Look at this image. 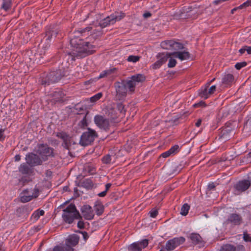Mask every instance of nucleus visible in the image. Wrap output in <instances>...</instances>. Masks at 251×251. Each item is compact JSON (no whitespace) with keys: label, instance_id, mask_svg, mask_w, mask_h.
I'll return each instance as SVG.
<instances>
[{"label":"nucleus","instance_id":"f257e3e1","mask_svg":"<svg viewBox=\"0 0 251 251\" xmlns=\"http://www.w3.org/2000/svg\"><path fill=\"white\" fill-rule=\"evenodd\" d=\"M70 45L72 48V51L69 54L72 55V59L75 60V57H83L91 54L94 51V45L88 42H84L79 37H71Z\"/></svg>","mask_w":251,"mask_h":251},{"label":"nucleus","instance_id":"f03ea898","mask_svg":"<svg viewBox=\"0 0 251 251\" xmlns=\"http://www.w3.org/2000/svg\"><path fill=\"white\" fill-rule=\"evenodd\" d=\"M125 17L124 13L117 12L104 18L100 14L96 15V19L93 21L92 24L96 27L100 26L101 28L113 25L116 21L120 20Z\"/></svg>","mask_w":251,"mask_h":251},{"label":"nucleus","instance_id":"7ed1b4c3","mask_svg":"<svg viewBox=\"0 0 251 251\" xmlns=\"http://www.w3.org/2000/svg\"><path fill=\"white\" fill-rule=\"evenodd\" d=\"M62 217L65 222L70 224L75 219H79L81 216L75 204L71 203L63 209Z\"/></svg>","mask_w":251,"mask_h":251},{"label":"nucleus","instance_id":"20e7f679","mask_svg":"<svg viewBox=\"0 0 251 251\" xmlns=\"http://www.w3.org/2000/svg\"><path fill=\"white\" fill-rule=\"evenodd\" d=\"M160 46L163 49L173 51H178L184 48L182 43L177 42L174 39L163 41L161 42Z\"/></svg>","mask_w":251,"mask_h":251},{"label":"nucleus","instance_id":"39448f33","mask_svg":"<svg viewBox=\"0 0 251 251\" xmlns=\"http://www.w3.org/2000/svg\"><path fill=\"white\" fill-rule=\"evenodd\" d=\"M98 136L96 131L90 128L84 132L81 136L80 144L83 146H86L93 142L95 138Z\"/></svg>","mask_w":251,"mask_h":251},{"label":"nucleus","instance_id":"423d86ee","mask_svg":"<svg viewBox=\"0 0 251 251\" xmlns=\"http://www.w3.org/2000/svg\"><path fill=\"white\" fill-rule=\"evenodd\" d=\"M243 222L242 216L237 213H232L229 214L227 219L223 222L224 226L230 225L232 227L239 226Z\"/></svg>","mask_w":251,"mask_h":251},{"label":"nucleus","instance_id":"0eeeda50","mask_svg":"<svg viewBox=\"0 0 251 251\" xmlns=\"http://www.w3.org/2000/svg\"><path fill=\"white\" fill-rule=\"evenodd\" d=\"M251 187V179H244L237 181L233 186V193L239 195Z\"/></svg>","mask_w":251,"mask_h":251},{"label":"nucleus","instance_id":"6e6552de","mask_svg":"<svg viewBox=\"0 0 251 251\" xmlns=\"http://www.w3.org/2000/svg\"><path fill=\"white\" fill-rule=\"evenodd\" d=\"M37 153L41 157L42 161H46L53 156V150L47 145L40 144L38 146Z\"/></svg>","mask_w":251,"mask_h":251},{"label":"nucleus","instance_id":"1a4fd4ad","mask_svg":"<svg viewBox=\"0 0 251 251\" xmlns=\"http://www.w3.org/2000/svg\"><path fill=\"white\" fill-rule=\"evenodd\" d=\"M39 190L37 188L24 190L21 194V201L27 202L39 196Z\"/></svg>","mask_w":251,"mask_h":251},{"label":"nucleus","instance_id":"9d476101","mask_svg":"<svg viewBox=\"0 0 251 251\" xmlns=\"http://www.w3.org/2000/svg\"><path fill=\"white\" fill-rule=\"evenodd\" d=\"M146 80V76L143 74H137L132 75L130 80H126V87H128L129 91L132 93L135 91L136 82H143Z\"/></svg>","mask_w":251,"mask_h":251},{"label":"nucleus","instance_id":"9b49d317","mask_svg":"<svg viewBox=\"0 0 251 251\" xmlns=\"http://www.w3.org/2000/svg\"><path fill=\"white\" fill-rule=\"evenodd\" d=\"M94 121L95 124L100 129L107 131L110 126V122L109 119L104 117L97 115L94 117Z\"/></svg>","mask_w":251,"mask_h":251},{"label":"nucleus","instance_id":"f8f14e48","mask_svg":"<svg viewBox=\"0 0 251 251\" xmlns=\"http://www.w3.org/2000/svg\"><path fill=\"white\" fill-rule=\"evenodd\" d=\"M62 77L61 71L58 70L50 72L47 76V78L42 81V84L49 85L50 83H55L59 80Z\"/></svg>","mask_w":251,"mask_h":251},{"label":"nucleus","instance_id":"ddd939ff","mask_svg":"<svg viewBox=\"0 0 251 251\" xmlns=\"http://www.w3.org/2000/svg\"><path fill=\"white\" fill-rule=\"evenodd\" d=\"M116 92V97L120 100H124L126 96V81L124 80L121 82H117L115 84Z\"/></svg>","mask_w":251,"mask_h":251},{"label":"nucleus","instance_id":"4468645a","mask_svg":"<svg viewBox=\"0 0 251 251\" xmlns=\"http://www.w3.org/2000/svg\"><path fill=\"white\" fill-rule=\"evenodd\" d=\"M185 239L183 237H175L169 240L166 243V249L172 251L178 246L184 243Z\"/></svg>","mask_w":251,"mask_h":251},{"label":"nucleus","instance_id":"2eb2a0df","mask_svg":"<svg viewBox=\"0 0 251 251\" xmlns=\"http://www.w3.org/2000/svg\"><path fill=\"white\" fill-rule=\"evenodd\" d=\"M26 163L31 166L40 165L43 161L37 154L33 153H28L25 156Z\"/></svg>","mask_w":251,"mask_h":251},{"label":"nucleus","instance_id":"dca6fc26","mask_svg":"<svg viewBox=\"0 0 251 251\" xmlns=\"http://www.w3.org/2000/svg\"><path fill=\"white\" fill-rule=\"evenodd\" d=\"M187 237L190 239L194 245H199L200 247H204L205 242L202 240L201 235L197 233H192L187 236Z\"/></svg>","mask_w":251,"mask_h":251},{"label":"nucleus","instance_id":"f3484780","mask_svg":"<svg viewBox=\"0 0 251 251\" xmlns=\"http://www.w3.org/2000/svg\"><path fill=\"white\" fill-rule=\"evenodd\" d=\"M81 211L83 217L88 220H91L94 218V213L91 206L84 205L81 208Z\"/></svg>","mask_w":251,"mask_h":251},{"label":"nucleus","instance_id":"a211bd4d","mask_svg":"<svg viewBox=\"0 0 251 251\" xmlns=\"http://www.w3.org/2000/svg\"><path fill=\"white\" fill-rule=\"evenodd\" d=\"M220 251H245V249L242 245L235 246L232 244H226L221 246Z\"/></svg>","mask_w":251,"mask_h":251},{"label":"nucleus","instance_id":"6ab92c4d","mask_svg":"<svg viewBox=\"0 0 251 251\" xmlns=\"http://www.w3.org/2000/svg\"><path fill=\"white\" fill-rule=\"evenodd\" d=\"M169 56H174L176 58H178L181 60L189 59L190 58V54L189 52L184 51H173L168 54Z\"/></svg>","mask_w":251,"mask_h":251},{"label":"nucleus","instance_id":"aec40b11","mask_svg":"<svg viewBox=\"0 0 251 251\" xmlns=\"http://www.w3.org/2000/svg\"><path fill=\"white\" fill-rule=\"evenodd\" d=\"M210 85V82H207L206 84L201 87V88L199 90L198 95L201 98L204 100L208 99L210 96L208 92V88Z\"/></svg>","mask_w":251,"mask_h":251},{"label":"nucleus","instance_id":"412c9836","mask_svg":"<svg viewBox=\"0 0 251 251\" xmlns=\"http://www.w3.org/2000/svg\"><path fill=\"white\" fill-rule=\"evenodd\" d=\"M116 71V69L115 68L104 70L100 73L98 78L100 79L106 77H109V78L113 77L114 76Z\"/></svg>","mask_w":251,"mask_h":251},{"label":"nucleus","instance_id":"4be33fe9","mask_svg":"<svg viewBox=\"0 0 251 251\" xmlns=\"http://www.w3.org/2000/svg\"><path fill=\"white\" fill-rule=\"evenodd\" d=\"M79 237L76 234H72L69 235L66 240V243L69 244L72 246H75L76 245L79 241Z\"/></svg>","mask_w":251,"mask_h":251},{"label":"nucleus","instance_id":"5701e85b","mask_svg":"<svg viewBox=\"0 0 251 251\" xmlns=\"http://www.w3.org/2000/svg\"><path fill=\"white\" fill-rule=\"evenodd\" d=\"M234 81V76L230 74L225 75L222 78V83L226 86H230Z\"/></svg>","mask_w":251,"mask_h":251},{"label":"nucleus","instance_id":"b1692460","mask_svg":"<svg viewBox=\"0 0 251 251\" xmlns=\"http://www.w3.org/2000/svg\"><path fill=\"white\" fill-rule=\"evenodd\" d=\"M94 208L96 214L98 216L101 215L104 211V206L102 203L100 201H96L95 202Z\"/></svg>","mask_w":251,"mask_h":251},{"label":"nucleus","instance_id":"393cba45","mask_svg":"<svg viewBox=\"0 0 251 251\" xmlns=\"http://www.w3.org/2000/svg\"><path fill=\"white\" fill-rule=\"evenodd\" d=\"M137 142V140L135 139L133 142L132 141L129 142V140H128L126 141V145H128L127 147H126V152H134L135 151V145Z\"/></svg>","mask_w":251,"mask_h":251},{"label":"nucleus","instance_id":"a878e982","mask_svg":"<svg viewBox=\"0 0 251 251\" xmlns=\"http://www.w3.org/2000/svg\"><path fill=\"white\" fill-rule=\"evenodd\" d=\"M19 171L22 174L26 175L31 172V168L25 163H23L19 167Z\"/></svg>","mask_w":251,"mask_h":251},{"label":"nucleus","instance_id":"bb28decb","mask_svg":"<svg viewBox=\"0 0 251 251\" xmlns=\"http://www.w3.org/2000/svg\"><path fill=\"white\" fill-rule=\"evenodd\" d=\"M44 211L43 210H37L35 211H34L31 216V220L33 222H36L37 220L39 219L40 217L41 216H42L44 214Z\"/></svg>","mask_w":251,"mask_h":251},{"label":"nucleus","instance_id":"cd10ccee","mask_svg":"<svg viewBox=\"0 0 251 251\" xmlns=\"http://www.w3.org/2000/svg\"><path fill=\"white\" fill-rule=\"evenodd\" d=\"M128 251H142V249L139 244L134 243L128 246Z\"/></svg>","mask_w":251,"mask_h":251},{"label":"nucleus","instance_id":"c85d7f7f","mask_svg":"<svg viewBox=\"0 0 251 251\" xmlns=\"http://www.w3.org/2000/svg\"><path fill=\"white\" fill-rule=\"evenodd\" d=\"M190 209V205L188 203H184L181 209L180 214L183 216H186L188 213Z\"/></svg>","mask_w":251,"mask_h":251},{"label":"nucleus","instance_id":"c756f323","mask_svg":"<svg viewBox=\"0 0 251 251\" xmlns=\"http://www.w3.org/2000/svg\"><path fill=\"white\" fill-rule=\"evenodd\" d=\"M82 185L87 189H90L93 187V183L91 179H86L83 181Z\"/></svg>","mask_w":251,"mask_h":251},{"label":"nucleus","instance_id":"7c9ffc66","mask_svg":"<svg viewBox=\"0 0 251 251\" xmlns=\"http://www.w3.org/2000/svg\"><path fill=\"white\" fill-rule=\"evenodd\" d=\"M141 56L138 55H129L128 58L126 59V60L128 62H132L133 63H136L139 61Z\"/></svg>","mask_w":251,"mask_h":251},{"label":"nucleus","instance_id":"2f4dec72","mask_svg":"<svg viewBox=\"0 0 251 251\" xmlns=\"http://www.w3.org/2000/svg\"><path fill=\"white\" fill-rule=\"evenodd\" d=\"M3 3L2 5V8L4 9L5 11L8 10L10 7L11 4V0H2Z\"/></svg>","mask_w":251,"mask_h":251},{"label":"nucleus","instance_id":"473e14b6","mask_svg":"<svg viewBox=\"0 0 251 251\" xmlns=\"http://www.w3.org/2000/svg\"><path fill=\"white\" fill-rule=\"evenodd\" d=\"M102 96V93H98L94 96L91 97L90 99V100L92 102H94L100 100Z\"/></svg>","mask_w":251,"mask_h":251},{"label":"nucleus","instance_id":"72a5a7b5","mask_svg":"<svg viewBox=\"0 0 251 251\" xmlns=\"http://www.w3.org/2000/svg\"><path fill=\"white\" fill-rule=\"evenodd\" d=\"M102 161L104 164H110L112 163V157L110 155L107 154L103 157Z\"/></svg>","mask_w":251,"mask_h":251},{"label":"nucleus","instance_id":"f704fd0d","mask_svg":"<svg viewBox=\"0 0 251 251\" xmlns=\"http://www.w3.org/2000/svg\"><path fill=\"white\" fill-rule=\"evenodd\" d=\"M57 34V32L55 31H52L50 32H49L47 34V37H46V41L48 42V43L50 42L51 38L52 37H55Z\"/></svg>","mask_w":251,"mask_h":251},{"label":"nucleus","instance_id":"c9c22d12","mask_svg":"<svg viewBox=\"0 0 251 251\" xmlns=\"http://www.w3.org/2000/svg\"><path fill=\"white\" fill-rule=\"evenodd\" d=\"M117 109L121 113L125 114L126 109H125V105L123 102H119L117 103Z\"/></svg>","mask_w":251,"mask_h":251},{"label":"nucleus","instance_id":"e433bc0d","mask_svg":"<svg viewBox=\"0 0 251 251\" xmlns=\"http://www.w3.org/2000/svg\"><path fill=\"white\" fill-rule=\"evenodd\" d=\"M176 64V61L175 59L173 58L171 56L169 57V60L168 64V67L169 68H173L174 67Z\"/></svg>","mask_w":251,"mask_h":251},{"label":"nucleus","instance_id":"4c0bfd02","mask_svg":"<svg viewBox=\"0 0 251 251\" xmlns=\"http://www.w3.org/2000/svg\"><path fill=\"white\" fill-rule=\"evenodd\" d=\"M179 146L177 145H175L172 147L169 150L171 153V154H176L179 151Z\"/></svg>","mask_w":251,"mask_h":251},{"label":"nucleus","instance_id":"58836bf2","mask_svg":"<svg viewBox=\"0 0 251 251\" xmlns=\"http://www.w3.org/2000/svg\"><path fill=\"white\" fill-rule=\"evenodd\" d=\"M139 244V246L141 248L142 247L143 249L146 248L149 244V240L148 239H143L141 241L137 243Z\"/></svg>","mask_w":251,"mask_h":251},{"label":"nucleus","instance_id":"ea45409f","mask_svg":"<svg viewBox=\"0 0 251 251\" xmlns=\"http://www.w3.org/2000/svg\"><path fill=\"white\" fill-rule=\"evenodd\" d=\"M247 65V63L245 61L237 63L235 65V68L239 70L243 67H245Z\"/></svg>","mask_w":251,"mask_h":251},{"label":"nucleus","instance_id":"a19ab883","mask_svg":"<svg viewBox=\"0 0 251 251\" xmlns=\"http://www.w3.org/2000/svg\"><path fill=\"white\" fill-rule=\"evenodd\" d=\"M162 65L161 61L158 60L152 65L151 67L155 70L159 68Z\"/></svg>","mask_w":251,"mask_h":251},{"label":"nucleus","instance_id":"79ce46f5","mask_svg":"<svg viewBox=\"0 0 251 251\" xmlns=\"http://www.w3.org/2000/svg\"><path fill=\"white\" fill-rule=\"evenodd\" d=\"M181 117H173L171 120H169V122L171 123L173 126L177 125L179 123L178 120Z\"/></svg>","mask_w":251,"mask_h":251},{"label":"nucleus","instance_id":"37998d69","mask_svg":"<svg viewBox=\"0 0 251 251\" xmlns=\"http://www.w3.org/2000/svg\"><path fill=\"white\" fill-rule=\"evenodd\" d=\"M251 5V0H247L246 2H244L243 4H241L239 6H238V8H239V9H242Z\"/></svg>","mask_w":251,"mask_h":251},{"label":"nucleus","instance_id":"c03bdc74","mask_svg":"<svg viewBox=\"0 0 251 251\" xmlns=\"http://www.w3.org/2000/svg\"><path fill=\"white\" fill-rule=\"evenodd\" d=\"M150 216L152 218H155L158 214L157 209H152L149 213Z\"/></svg>","mask_w":251,"mask_h":251},{"label":"nucleus","instance_id":"a18cd8bd","mask_svg":"<svg viewBox=\"0 0 251 251\" xmlns=\"http://www.w3.org/2000/svg\"><path fill=\"white\" fill-rule=\"evenodd\" d=\"M216 185L214 182H211L207 185V191H211L215 190Z\"/></svg>","mask_w":251,"mask_h":251},{"label":"nucleus","instance_id":"49530a36","mask_svg":"<svg viewBox=\"0 0 251 251\" xmlns=\"http://www.w3.org/2000/svg\"><path fill=\"white\" fill-rule=\"evenodd\" d=\"M206 106V103L203 101H201L198 103H195L194 104V107H205Z\"/></svg>","mask_w":251,"mask_h":251},{"label":"nucleus","instance_id":"de8ad7c7","mask_svg":"<svg viewBox=\"0 0 251 251\" xmlns=\"http://www.w3.org/2000/svg\"><path fill=\"white\" fill-rule=\"evenodd\" d=\"M57 136L62 139H63L64 141L66 142L67 141V139L68 136L67 134L65 133H59L57 134Z\"/></svg>","mask_w":251,"mask_h":251},{"label":"nucleus","instance_id":"09e8293b","mask_svg":"<svg viewBox=\"0 0 251 251\" xmlns=\"http://www.w3.org/2000/svg\"><path fill=\"white\" fill-rule=\"evenodd\" d=\"M169 52H167L165 56H164L163 57H161L159 60L161 61L162 62V64L163 65L164 64L167 60V59L169 58L171 56H169L168 54Z\"/></svg>","mask_w":251,"mask_h":251},{"label":"nucleus","instance_id":"8fccbe9b","mask_svg":"<svg viewBox=\"0 0 251 251\" xmlns=\"http://www.w3.org/2000/svg\"><path fill=\"white\" fill-rule=\"evenodd\" d=\"M243 239L246 242H251V237L247 233H244Z\"/></svg>","mask_w":251,"mask_h":251},{"label":"nucleus","instance_id":"3c124183","mask_svg":"<svg viewBox=\"0 0 251 251\" xmlns=\"http://www.w3.org/2000/svg\"><path fill=\"white\" fill-rule=\"evenodd\" d=\"M4 131L5 129L0 128V141H3L5 139Z\"/></svg>","mask_w":251,"mask_h":251},{"label":"nucleus","instance_id":"603ef678","mask_svg":"<svg viewBox=\"0 0 251 251\" xmlns=\"http://www.w3.org/2000/svg\"><path fill=\"white\" fill-rule=\"evenodd\" d=\"M73 246H72L69 244L65 243V251H74Z\"/></svg>","mask_w":251,"mask_h":251},{"label":"nucleus","instance_id":"864d4df0","mask_svg":"<svg viewBox=\"0 0 251 251\" xmlns=\"http://www.w3.org/2000/svg\"><path fill=\"white\" fill-rule=\"evenodd\" d=\"M216 87L215 85L212 86L211 87H210V88L209 89H208V93H209V94H210V95L214 94V93L216 91Z\"/></svg>","mask_w":251,"mask_h":251},{"label":"nucleus","instance_id":"5fc2aeb1","mask_svg":"<svg viewBox=\"0 0 251 251\" xmlns=\"http://www.w3.org/2000/svg\"><path fill=\"white\" fill-rule=\"evenodd\" d=\"M171 154H172L170 152L169 150H168V151L162 153L161 154V156L163 158H167V157H169V156H170Z\"/></svg>","mask_w":251,"mask_h":251},{"label":"nucleus","instance_id":"6e6d98bb","mask_svg":"<svg viewBox=\"0 0 251 251\" xmlns=\"http://www.w3.org/2000/svg\"><path fill=\"white\" fill-rule=\"evenodd\" d=\"M230 131V130L229 129H227L226 128L223 129L221 132L222 136H225V135L227 134Z\"/></svg>","mask_w":251,"mask_h":251},{"label":"nucleus","instance_id":"4d7b16f0","mask_svg":"<svg viewBox=\"0 0 251 251\" xmlns=\"http://www.w3.org/2000/svg\"><path fill=\"white\" fill-rule=\"evenodd\" d=\"M77 226L80 228L82 229L84 227V223L82 221H79L77 223Z\"/></svg>","mask_w":251,"mask_h":251},{"label":"nucleus","instance_id":"13d9d810","mask_svg":"<svg viewBox=\"0 0 251 251\" xmlns=\"http://www.w3.org/2000/svg\"><path fill=\"white\" fill-rule=\"evenodd\" d=\"M201 122H202V120L201 119H199L196 122V123H195V126H197V127H199L201 125Z\"/></svg>","mask_w":251,"mask_h":251},{"label":"nucleus","instance_id":"bf43d9fd","mask_svg":"<svg viewBox=\"0 0 251 251\" xmlns=\"http://www.w3.org/2000/svg\"><path fill=\"white\" fill-rule=\"evenodd\" d=\"M107 191H106L105 190L99 193L98 194V195L100 197H104L106 195V193H107Z\"/></svg>","mask_w":251,"mask_h":251},{"label":"nucleus","instance_id":"052dcab7","mask_svg":"<svg viewBox=\"0 0 251 251\" xmlns=\"http://www.w3.org/2000/svg\"><path fill=\"white\" fill-rule=\"evenodd\" d=\"M151 16V14L150 12H147L143 14V17L145 18H148Z\"/></svg>","mask_w":251,"mask_h":251},{"label":"nucleus","instance_id":"680f3d73","mask_svg":"<svg viewBox=\"0 0 251 251\" xmlns=\"http://www.w3.org/2000/svg\"><path fill=\"white\" fill-rule=\"evenodd\" d=\"M246 50L248 54H251V47L245 46Z\"/></svg>","mask_w":251,"mask_h":251},{"label":"nucleus","instance_id":"e2e57ef3","mask_svg":"<svg viewBox=\"0 0 251 251\" xmlns=\"http://www.w3.org/2000/svg\"><path fill=\"white\" fill-rule=\"evenodd\" d=\"M246 49L245 46L239 50V51L241 55H242L245 53V52L246 51Z\"/></svg>","mask_w":251,"mask_h":251},{"label":"nucleus","instance_id":"0e129e2a","mask_svg":"<svg viewBox=\"0 0 251 251\" xmlns=\"http://www.w3.org/2000/svg\"><path fill=\"white\" fill-rule=\"evenodd\" d=\"M91 28H92V27L88 26V27H86L85 28L83 29L82 30L79 31V32H80L81 33H82L83 32H85L86 31H89L90 30V29Z\"/></svg>","mask_w":251,"mask_h":251},{"label":"nucleus","instance_id":"69168bd1","mask_svg":"<svg viewBox=\"0 0 251 251\" xmlns=\"http://www.w3.org/2000/svg\"><path fill=\"white\" fill-rule=\"evenodd\" d=\"M224 1H225L224 0H216L213 1V3L215 5H217Z\"/></svg>","mask_w":251,"mask_h":251},{"label":"nucleus","instance_id":"338daca9","mask_svg":"<svg viewBox=\"0 0 251 251\" xmlns=\"http://www.w3.org/2000/svg\"><path fill=\"white\" fill-rule=\"evenodd\" d=\"M111 184L110 183L106 184L105 185V190L107 192L108 190H109V189L110 188V187H111Z\"/></svg>","mask_w":251,"mask_h":251},{"label":"nucleus","instance_id":"774afa93","mask_svg":"<svg viewBox=\"0 0 251 251\" xmlns=\"http://www.w3.org/2000/svg\"><path fill=\"white\" fill-rule=\"evenodd\" d=\"M21 159V156L19 154L16 155L15 156V160L16 161H19Z\"/></svg>","mask_w":251,"mask_h":251}]
</instances>
